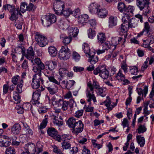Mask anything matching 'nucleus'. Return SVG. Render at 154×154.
<instances>
[{
    "instance_id": "39448f33",
    "label": "nucleus",
    "mask_w": 154,
    "mask_h": 154,
    "mask_svg": "<svg viewBox=\"0 0 154 154\" xmlns=\"http://www.w3.org/2000/svg\"><path fill=\"white\" fill-rule=\"evenodd\" d=\"M18 49L20 50L23 55L27 59L31 60L32 62H33V59L34 57L35 54L33 49L32 47H29V48L26 52H25L24 48L20 47H18Z\"/></svg>"
},
{
    "instance_id": "72a5a7b5",
    "label": "nucleus",
    "mask_w": 154,
    "mask_h": 154,
    "mask_svg": "<svg viewBox=\"0 0 154 154\" xmlns=\"http://www.w3.org/2000/svg\"><path fill=\"white\" fill-rule=\"evenodd\" d=\"M138 20L134 18H132L128 22V27L130 28H135L137 25Z\"/></svg>"
},
{
    "instance_id": "79ce46f5",
    "label": "nucleus",
    "mask_w": 154,
    "mask_h": 154,
    "mask_svg": "<svg viewBox=\"0 0 154 154\" xmlns=\"http://www.w3.org/2000/svg\"><path fill=\"white\" fill-rule=\"evenodd\" d=\"M13 98L15 103L17 104L20 103L21 100L20 96L17 92H14Z\"/></svg>"
},
{
    "instance_id": "4468645a",
    "label": "nucleus",
    "mask_w": 154,
    "mask_h": 154,
    "mask_svg": "<svg viewBox=\"0 0 154 154\" xmlns=\"http://www.w3.org/2000/svg\"><path fill=\"white\" fill-rule=\"evenodd\" d=\"M149 0H137V5L140 10H142L144 8L149 7Z\"/></svg>"
},
{
    "instance_id": "052dcab7",
    "label": "nucleus",
    "mask_w": 154,
    "mask_h": 154,
    "mask_svg": "<svg viewBox=\"0 0 154 154\" xmlns=\"http://www.w3.org/2000/svg\"><path fill=\"white\" fill-rule=\"evenodd\" d=\"M130 72L131 74L137 75V73L138 72V70L137 67L134 66L130 69Z\"/></svg>"
},
{
    "instance_id": "0eeeda50",
    "label": "nucleus",
    "mask_w": 154,
    "mask_h": 154,
    "mask_svg": "<svg viewBox=\"0 0 154 154\" xmlns=\"http://www.w3.org/2000/svg\"><path fill=\"white\" fill-rule=\"evenodd\" d=\"M35 38L37 44L41 47H44L48 44V40L45 37L38 32L36 33Z\"/></svg>"
},
{
    "instance_id": "cd10ccee",
    "label": "nucleus",
    "mask_w": 154,
    "mask_h": 154,
    "mask_svg": "<svg viewBox=\"0 0 154 154\" xmlns=\"http://www.w3.org/2000/svg\"><path fill=\"white\" fill-rule=\"evenodd\" d=\"M21 130V127L18 124H16L14 125L11 128V131L12 133L15 134H18Z\"/></svg>"
},
{
    "instance_id": "603ef678",
    "label": "nucleus",
    "mask_w": 154,
    "mask_h": 154,
    "mask_svg": "<svg viewBox=\"0 0 154 154\" xmlns=\"http://www.w3.org/2000/svg\"><path fill=\"white\" fill-rule=\"evenodd\" d=\"M116 77L118 80L120 79L121 80L122 79H124L125 78V75L123 74L122 71L121 69H120L119 70L116 76Z\"/></svg>"
},
{
    "instance_id": "de8ad7c7",
    "label": "nucleus",
    "mask_w": 154,
    "mask_h": 154,
    "mask_svg": "<svg viewBox=\"0 0 154 154\" xmlns=\"http://www.w3.org/2000/svg\"><path fill=\"white\" fill-rule=\"evenodd\" d=\"M23 81L22 79H20L18 83L17 86L16 90L17 92L19 93H20L22 91V88L23 85Z\"/></svg>"
},
{
    "instance_id": "2f4dec72",
    "label": "nucleus",
    "mask_w": 154,
    "mask_h": 154,
    "mask_svg": "<svg viewBox=\"0 0 154 154\" xmlns=\"http://www.w3.org/2000/svg\"><path fill=\"white\" fill-rule=\"evenodd\" d=\"M83 50L85 54H88V55H91L92 54H94V52L91 51L90 50L88 44L84 43L83 45Z\"/></svg>"
},
{
    "instance_id": "f704fd0d",
    "label": "nucleus",
    "mask_w": 154,
    "mask_h": 154,
    "mask_svg": "<svg viewBox=\"0 0 154 154\" xmlns=\"http://www.w3.org/2000/svg\"><path fill=\"white\" fill-rule=\"evenodd\" d=\"M47 133L48 135L53 137L57 134V132L54 128H48L47 131Z\"/></svg>"
},
{
    "instance_id": "ea45409f",
    "label": "nucleus",
    "mask_w": 154,
    "mask_h": 154,
    "mask_svg": "<svg viewBox=\"0 0 154 154\" xmlns=\"http://www.w3.org/2000/svg\"><path fill=\"white\" fill-rule=\"evenodd\" d=\"M45 75L48 78V80L50 81V82H53L55 83V85H59L60 84V82H58L56 80L54 76L50 75H48L45 74Z\"/></svg>"
},
{
    "instance_id": "9b49d317",
    "label": "nucleus",
    "mask_w": 154,
    "mask_h": 154,
    "mask_svg": "<svg viewBox=\"0 0 154 154\" xmlns=\"http://www.w3.org/2000/svg\"><path fill=\"white\" fill-rule=\"evenodd\" d=\"M41 94V91L38 90L33 92L32 96V103L33 105L38 106L40 104L39 97Z\"/></svg>"
},
{
    "instance_id": "bf43d9fd",
    "label": "nucleus",
    "mask_w": 154,
    "mask_h": 154,
    "mask_svg": "<svg viewBox=\"0 0 154 154\" xmlns=\"http://www.w3.org/2000/svg\"><path fill=\"white\" fill-rule=\"evenodd\" d=\"M5 153L6 154H15V150L14 148L9 147L7 148Z\"/></svg>"
},
{
    "instance_id": "58836bf2",
    "label": "nucleus",
    "mask_w": 154,
    "mask_h": 154,
    "mask_svg": "<svg viewBox=\"0 0 154 154\" xmlns=\"http://www.w3.org/2000/svg\"><path fill=\"white\" fill-rule=\"evenodd\" d=\"M143 41L144 43L143 45V46L145 48H146L148 47V44H144V43L145 42V41L143 40ZM146 41L149 42V45L153 43H154V35H151L149 36Z\"/></svg>"
},
{
    "instance_id": "3c124183",
    "label": "nucleus",
    "mask_w": 154,
    "mask_h": 154,
    "mask_svg": "<svg viewBox=\"0 0 154 154\" xmlns=\"http://www.w3.org/2000/svg\"><path fill=\"white\" fill-rule=\"evenodd\" d=\"M88 37L91 39L93 38L96 35L95 31L91 28H90L88 30Z\"/></svg>"
},
{
    "instance_id": "37998d69",
    "label": "nucleus",
    "mask_w": 154,
    "mask_h": 154,
    "mask_svg": "<svg viewBox=\"0 0 154 154\" xmlns=\"http://www.w3.org/2000/svg\"><path fill=\"white\" fill-rule=\"evenodd\" d=\"M97 95L102 97H105L107 94L106 89L103 88H99V89H97Z\"/></svg>"
},
{
    "instance_id": "a211bd4d",
    "label": "nucleus",
    "mask_w": 154,
    "mask_h": 154,
    "mask_svg": "<svg viewBox=\"0 0 154 154\" xmlns=\"http://www.w3.org/2000/svg\"><path fill=\"white\" fill-rule=\"evenodd\" d=\"M120 30V31L119 32L120 35L121 36H124V42H125L126 41L125 38L127 36V29L125 25L122 24L121 25Z\"/></svg>"
},
{
    "instance_id": "8fccbe9b",
    "label": "nucleus",
    "mask_w": 154,
    "mask_h": 154,
    "mask_svg": "<svg viewBox=\"0 0 154 154\" xmlns=\"http://www.w3.org/2000/svg\"><path fill=\"white\" fill-rule=\"evenodd\" d=\"M27 3L26 2H23L21 3L20 7V12L21 11L22 13H24L26 11Z\"/></svg>"
},
{
    "instance_id": "864d4df0",
    "label": "nucleus",
    "mask_w": 154,
    "mask_h": 154,
    "mask_svg": "<svg viewBox=\"0 0 154 154\" xmlns=\"http://www.w3.org/2000/svg\"><path fill=\"white\" fill-rule=\"evenodd\" d=\"M15 20V25L16 28L18 29H21L23 24L22 20H19L17 19Z\"/></svg>"
},
{
    "instance_id": "a18cd8bd",
    "label": "nucleus",
    "mask_w": 154,
    "mask_h": 154,
    "mask_svg": "<svg viewBox=\"0 0 154 154\" xmlns=\"http://www.w3.org/2000/svg\"><path fill=\"white\" fill-rule=\"evenodd\" d=\"M59 73L61 77H64L67 75L68 71L64 68H60L59 69Z\"/></svg>"
},
{
    "instance_id": "4d7b16f0",
    "label": "nucleus",
    "mask_w": 154,
    "mask_h": 154,
    "mask_svg": "<svg viewBox=\"0 0 154 154\" xmlns=\"http://www.w3.org/2000/svg\"><path fill=\"white\" fill-rule=\"evenodd\" d=\"M62 146L63 149H66L71 147V144L66 141H63L62 143Z\"/></svg>"
},
{
    "instance_id": "b1692460",
    "label": "nucleus",
    "mask_w": 154,
    "mask_h": 154,
    "mask_svg": "<svg viewBox=\"0 0 154 154\" xmlns=\"http://www.w3.org/2000/svg\"><path fill=\"white\" fill-rule=\"evenodd\" d=\"M96 14L99 17L104 18L107 16L108 11L105 9H99Z\"/></svg>"
},
{
    "instance_id": "423d86ee",
    "label": "nucleus",
    "mask_w": 154,
    "mask_h": 154,
    "mask_svg": "<svg viewBox=\"0 0 154 154\" xmlns=\"http://www.w3.org/2000/svg\"><path fill=\"white\" fill-rule=\"evenodd\" d=\"M41 76L42 75H39L36 73L33 75L31 84L33 89H36L39 87L40 85V81L42 84L44 85L45 83L44 80Z\"/></svg>"
},
{
    "instance_id": "9d476101",
    "label": "nucleus",
    "mask_w": 154,
    "mask_h": 154,
    "mask_svg": "<svg viewBox=\"0 0 154 154\" xmlns=\"http://www.w3.org/2000/svg\"><path fill=\"white\" fill-rule=\"evenodd\" d=\"M84 126V124L81 120L78 121V123L76 124L75 127L72 130V133L75 135H78L83 131Z\"/></svg>"
},
{
    "instance_id": "1a4fd4ad",
    "label": "nucleus",
    "mask_w": 154,
    "mask_h": 154,
    "mask_svg": "<svg viewBox=\"0 0 154 154\" xmlns=\"http://www.w3.org/2000/svg\"><path fill=\"white\" fill-rule=\"evenodd\" d=\"M65 8L64 3L61 0L54 3L53 9L56 14L59 15L61 14L62 11Z\"/></svg>"
},
{
    "instance_id": "338daca9",
    "label": "nucleus",
    "mask_w": 154,
    "mask_h": 154,
    "mask_svg": "<svg viewBox=\"0 0 154 154\" xmlns=\"http://www.w3.org/2000/svg\"><path fill=\"white\" fill-rule=\"evenodd\" d=\"M19 78L20 77L18 75L14 76L11 80V82L13 83V84L15 85H16L18 83V81Z\"/></svg>"
},
{
    "instance_id": "f257e3e1",
    "label": "nucleus",
    "mask_w": 154,
    "mask_h": 154,
    "mask_svg": "<svg viewBox=\"0 0 154 154\" xmlns=\"http://www.w3.org/2000/svg\"><path fill=\"white\" fill-rule=\"evenodd\" d=\"M87 85L88 88L86 91V97L87 98V101L91 104V101L92 100L94 103L97 102L96 97L94 94V88L98 89L100 88L99 83L96 81H93V83L91 81H89L87 83Z\"/></svg>"
},
{
    "instance_id": "c03bdc74",
    "label": "nucleus",
    "mask_w": 154,
    "mask_h": 154,
    "mask_svg": "<svg viewBox=\"0 0 154 154\" xmlns=\"http://www.w3.org/2000/svg\"><path fill=\"white\" fill-rule=\"evenodd\" d=\"M137 90V93L139 95H141V94L143 95L144 94V97H146L148 92V88L147 87H145L143 90L141 88H138Z\"/></svg>"
},
{
    "instance_id": "4be33fe9",
    "label": "nucleus",
    "mask_w": 154,
    "mask_h": 154,
    "mask_svg": "<svg viewBox=\"0 0 154 154\" xmlns=\"http://www.w3.org/2000/svg\"><path fill=\"white\" fill-rule=\"evenodd\" d=\"M88 18V15L86 14L82 15L79 17L78 22L80 25H84L87 22Z\"/></svg>"
},
{
    "instance_id": "393cba45",
    "label": "nucleus",
    "mask_w": 154,
    "mask_h": 154,
    "mask_svg": "<svg viewBox=\"0 0 154 154\" xmlns=\"http://www.w3.org/2000/svg\"><path fill=\"white\" fill-rule=\"evenodd\" d=\"M58 61L57 60H54L48 61L47 64V66L48 67V69L50 70L54 69L57 65Z\"/></svg>"
},
{
    "instance_id": "7c9ffc66",
    "label": "nucleus",
    "mask_w": 154,
    "mask_h": 154,
    "mask_svg": "<svg viewBox=\"0 0 154 154\" xmlns=\"http://www.w3.org/2000/svg\"><path fill=\"white\" fill-rule=\"evenodd\" d=\"M136 140L138 144L141 147H143L145 144V140L143 137L141 135H137Z\"/></svg>"
},
{
    "instance_id": "20e7f679",
    "label": "nucleus",
    "mask_w": 154,
    "mask_h": 154,
    "mask_svg": "<svg viewBox=\"0 0 154 154\" xmlns=\"http://www.w3.org/2000/svg\"><path fill=\"white\" fill-rule=\"evenodd\" d=\"M70 50L66 45L63 46L58 54V57L61 60H65L68 59L71 56Z\"/></svg>"
},
{
    "instance_id": "ddd939ff",
    "label": "nucleus",
    "mask_w": 154,
    "mask_h": 154,
    "mask_svg": "<svg viewBox=\"0 0 154 154\" xmlns=\"http://www.w3.org/2000/svg\"><path fill=\"white\" fill-rule=\"evenodd\" d=\"M11 139L7 136L0 135V146L7 147L11 143Z\"/></svg>"
},
{
    "instance_id": "dca6fc26",
    "label": "nucleus",
    "mask_w": 154,
    "mask_h": 154,
    "mask_svg": "<svg viewBox=\"0 0 154 154\" xmlns=\"http://www.w3.org/2000/svg\"><path fill=\"white\" fill-rule=\"evenodd\" d=\"M100 6L95 2L91 3L89 7L90 12L92 14H96L99 9Z\"/></svg>"
},
{
    "instance_id": "69168bd1",
    "label": "nucleus",
    "mask_w": 154,
    "mask_h": 154,
    "mask_svg": "<svg viewBox=\"0 0 154 154\" xmlns=\"http://www.w3.org/2000/svg\"><path fill=\"white\" fill-rule=\"evenodd\" d=\"M73 59L75 61H79L80 58V55L77 52H73L72 54Z\"/></svg>"
},
{
    "instance_id": "f3484780",
    "label": "nucleus",
    "mask_w": 154,
    "mask_h": 154,
    "mask_svg": "<svg viewBox=\"0 0 154 154\" xmlns=\"http://www.w3.org/2000/svg\"><path fill=\"white\" fill-rule=\"evenodd\" d=\"M11 15L9 19L11 21H13L17 19L18 17L19 14L21 15L20 12V8H17L13 12L10 13Z\"/></svg>"
},
{
    "instance_id": "5fc2aeb1",
    "label": "nucleus",
    "mask_w": 154,
    "mask_h": 154,
    "mask_svg": "<svg viewBox=\"0 0 154 154\" xmlns=\"http://www.w3.org/2000/svg\"><path fill=\"white\" fill-rule=\"evenodd\" d=\"M75 82L73 80H69L66 84V87L68 90L73 86Z\"/></svg>"
},
{
    "instance_id": "0e129e2a",
    "label": "nucleus",
    "mask_w": 154,
    "mask_h": 154,
    "mask_svg": "<svg viewBox=\"0 0 154 154\" xmlns=\"http://www.w3.org/2000/svg\"><path fill=\"white\" fill-rule=\"evenodd\" d=\"M12 144L13 145L18 146L19 145L20 142L17 140V138L14 136L11 138Z\"/></svg>"
},
{
    "instance_id": "f03ea898",
    "label": "nucleus",
    "mask_w": 154,
    "mask_h": 154,
    "mask_svg": "<svg viewBox=\"0 0 154 154\" xmlns=\"http://www.w3.org/2000/svg\"><path fill=\"white\" fill-rule=\"evenodd\" d=\"M57 20L55 15L49 13L43 16L41 18V21L43 25L45 27H48L52 24L55 23Z\"/></svg>"
},
{
    "instance_id": "a19ab883",
    "label": "nucleus",
    "mask_w": 154,
    "mask_h": 154,
    "mask_svg": "<svg viewBox=\"0 0 154 154\" xmlns=\"http://www.w3.org/2000/svg\"><path fill=\"white\" fill-rule=\"evenodd\" d=\"M97 39L99 43H103L106 40V37L103 33H99L97 35Z\"/></svg>"
},
{
    "instance_id": "473e14b6",
    "label": "nucleus",
    "mask_w": 154,
    "mask_h": 154,
    "mask_svg": "<svg viewBox=\"0 0 154 154\" xmlns=\"http://www.w3.org/2000/svg\"><path fill=\"white\" fill-rule=\"evenodd\" d=\"M126 6L125 4L122 2H119L118 4L117 8L120 12L125 13Z\"/></svg>"
},
{
    "instance_id": "c85d7f7f",
    "label": "nucleus",
    "mask_w": 154,
    "mask_h": 154,
    "mask_svg": "<svg viewBox=\"0 0 154 154\" xmlns=\"http://www.w3.org/2000/svg\"><path fill=\"white\" fill-rule=\"evenodd\" d=\"M51 100L53 102H55V105H56L57 106L61 108V109L65 101L63 100V99H60L58 100H55V98L54 97L52 98Z\"/></svg>"
},
{
    "instance_id": "774afa93",
    "label": "nucleus",
    "mask_w": 154,
    "mask_h": 154,
    "mask_svg": "<svg viewBox=\"0 0 154 154\" xmlns=\"http://www.w3.org/2000/svg\"><path fill=\"white\" fill-rule=\"evenodd\" d=\"M80 14V10L79 8L75 9L73 11H72L71 14L75 17L77 16H78Z\"/></svg>"
},
{
    "instance_id": "e433bc0d",
    "label": "nucleus",
    "mask_w": 154,
    "mask_h": 154,
    "mask_svg": "<svg viewBox=\"0 0 154 154\" xmlns=\"http://www.w3.org/2000/svg\"><path fill=\"white\" fill-rule=\"evenodd\" d=\"M48 116L45 115V119H44L42 123H41L40 125L39 126V128L40 129H42L44 128H45L47 125L48 123Z\"/></svg>"
},
{
    "instance_id": "13d9d810",
    "label": "nucleus",
    "mask_w": 154,
    "mask_h": 154,
    "mask_svg": "<svg viewBox=\"0 0 154 154\" xmlns=\"http://www.w3.org/2000/svg\"><path fill=\"white\" fill-rule=\"evenodd\" d=\"M134 9V6L130 5L128 7H126L125 12L130 13L133 14Z\"/></svg>"
},
{
    "instance_id": "412c9836",
    "label": "nucleus",
    "mask_w": 154,
    "mask_h": 154,
    "mask_svg": "<svg viewBox=\"0 0 154 154\" xmlns=\"http://www.w3.org/2000/svg\"><path fill=\"white\" fill-rule=\"evenodd\" d=\"M117 18L116 16H111L109 19L108 26L110 28H112L117 25Z\"/></svg>"
},
{
    "instance_id": "5701e85b",
    "label": "nucleus",
    "mask_w": 154,
    "mask_h": 154,
    "mask_svg": "<svg viewBox=\"0 0 154 154\" xmlns=\"http://www.w3.org/2000/svg\"><path fill=\"white\" fill-rule=\"evenodd\" d=\"M60 38L62 40L63 43L65 45L69 44L72 40V38L71 36H66L64 34H61L60 35Z\"/></svg>"
},
{
    "instance_id": "680f3d73",
    "label": "nucleus",
    "mask_w": 154,
    "mask_h": 154,
    "mask_svg": "<svg viewBox=\"0 0 154 154\" xmlns=\"http://www.w3.org/2000/svg\"><path fill=\"white\" fill-rule=\"evenodd\" d=\"M53 152L57 154H64L62 153L60 149L56 146L54 145L53 146Z\"/></svg>"
},
{
    "instance_id": "bb28decb",
    "label": "nucleus",
    "mask_w": 154,
    "mask_h": 154,
    "mask_svg": "<svg viewBox=\"0 0 154 154\" xmlns=\"http://www.w3.org/2000/svg\"><path fill=\"white\" fill-rule=\"evenodd\" d=\"M78 123V121L74 118L72 117L69 118L66 122L68 126L70 128H72V129L75 127L76 124Z\"/></svg>"
},
{
    "instance_id": "f8f14e48",
    "label": "nucleus",
    "mask_w": 154,
    "mask_h": 154,
    "mask_svg": "<svg viewBox=\"0 0 154 154\" xmlns=\"http://www.w3.org/2000/svg\"><path fill=\"white\" fill-rule=\"evenodd\" d=\"M37 66H34L32 69V71L39 75H42V70L45 68L44 64L41 61L36 64Z\"/></svg>"
},
{
    "instance_id": "6e6d98bb",
    "label": "nucleus",
    "mask_w": 154,
    "mask_h": 154,
    "mask_svg": "<svg viewBox=\"0 0 154 154\" xmlns=\"http://www.w3.org/2000/svg\"><path fill=\"white\" fill-rule=\"evenodd\" d=\"M146 130V128L144 125H140L138 128V133L139 134L143 133L145 132Z\"/></svg>"
},
{
    "instance_id": "4c0bfd02",
    "label": "nucleus",
    "mask_w": 154,
    "mask_h": 154,
    "mask_svg": "<svg viewBox=\"0 0 154 154\" xmlns=\"http://www.w3.org/2000/svg\"><path fill=\"white\" fill-rule=\"evenodd\" d=\"M7 8L8 10L9 11L10 13L13 12L16 9L15 8L14 5H11L9 4H8L3 6V10H6Z\"/></svg>"
},
{
    "instance_id": "a878e982",
    "label": "nucleus",
    "mask_w": 154,
    "mask_h": 154,
    "mask_svg": "<svg viewBox=\"0 0 154 154\" xmlns=\"http://www.w3.org/2000/svg\"><path fill=\"white\" fill-rule=\"evenodd\" d=\"M108 42H106L103 45V49L102 50L98 49L97 50V52L98 54H102L105 52L106 50L108 49H110V46Z\"/></svg>"
},
{
    "instance_id": "c756f323",
    "label": "nucleus",
    "mask_w": 154,
    "mask_h": 154,
    "mask_svg": "<svg viewBox=\"0 0 154 154\" xmlns=\"http://www.w3.org/2000/svg\"><path fill=\"white\" fill-rule=\"evenodd\" d=\"M94 54H92L91 55H89V58L88 59L89 62L91 64H95L98 60V58L97 56L94 55Z\"/></svg>"
},
{
    "instance_id": "09e8293b",
    "label": "nucleus",
    "mask_w": 154,
    "mask_h": 154,
    "mask_svg": "<svg viewBox=\"0 0 154 154\" xmlns=\"http://www.w3.org/2000/svg\"><path fill=\"white\" fill-rule=\"evenodd\" d=\"M62 12L61 14H62L65 17H68L71 14L72 10L69 8H66L65 10L64 9L62 11Z\"/></svg>"
},
{
    "instance_id": "e2e57ef3",
    "label": "nucleus",
    "mask_w": 154,
    "mask_h": 154,
    "mask_svg": "<svg viewBox=\"0 0 154 154\" xmlns=\"http://www.w3.org/2000/svg\"><path fill=\"white\" fill-rule=\"evenodd\" d=\"M130 18V17L128 14L126 13L123 16L122 18V21L123 23V24H125V23H126L128 20L129 21Z\"/></svg>"
},
{
    "instance_id": "c9c22d12",
    "label": "nucleus",
    "mask_w": 154,
    "mask_h": 154,
    "mask_svg": "<svg viewBox=\"0 0 154 154\" xmlns=\"http://www.w3.org/2000/svg\"><path fill=\"white\" fill-rule=\"evenodd\" d=\"M48 51L50 54L52 56L55 57L57 55V51L56 48L54 46L50 47L48 48Z\"/></svg>"
},
{
    "instance_id": "7ed1b4c3",
    "label": "nucleus",
    "mask_w": 154,
    "mask_h": 154,
    "mask_svg": "<svg viewBox=\"0 0 154 154\" xmlns=\"http://www.w3.org/2000/svg\"><path fill=\"white\" fill-rule=\"evenodd\" d=\"M94 74L97 75L99 74V75L103 79H106L109 76V73L106 67L104 66H100L94 70Z\"/></svg>"
},
{
    "instance_id": "6ab92c4d",
    "label": "nucleus",
    "mask_w": 154,
    "mask_h": 154,
    "mask_svg": "<svg viewBox=\"0 0 154 154\" xmlns=\"http://www.w3.org/2000/svg\"><path fill=\"white\" fill-rule=\"evenodd\" d=\"M79 29L77 27H70L68 31L69 35L72 38L76 37L79 33Z\"/></svg>"
},
{
    "instance_id": "2eb2a0df",
    "label": "nucleus",
    "mask_w": 154,
    "mask_h": 154,
    "mask_svg": "<svg viewBox=\"0 0 154 154\" xmlns=\"http://www.w3.org/2000/svg\"><path fill=\"white\" fill-rule=\"evenodd\" d=\"M122 39V37H112L111 40V42L109 43L110 44V49H112V50H115L116 46Z\"/></svg>"
},
{
    "instance_id": "aec40b11",
    "label": "nucleus",
    "mask_w": 154,
    "mask_h": 154,
    "mask_svg": "<svg viewBox=\"0 0 154 154\" xmlns=\"http://www.w3.org/2000/svg\"><path fill=\"white\" fill-rule=\"evenodd\" d=\"M111 103L110 99L109 96H107L106 97V100L100 103V104L103 105L104 104L106 106L108 110L109 111L112 110L113 108L116 105L113 106V105L111 104Z\"/></svg>"
},
{
    "instance_id": "49530a36",
    "label": "nucleus",
    "mask_w": 154,
    "mask_h": 154,
    "mask_svg": "<svg viewBox=\"0 0 154 154\" xmlns=\"http://www.w3.org/2000/svg\"><path fill=\"white\" fill-rule=\"evenodd\" d=\"M58 119L57 116H54L53 120V123L54 125L59 127L63 125V122L61 121H59L58 120Z\"/></svg>"
},
{
    "instance_id": "6e6552de",
    "label": "nucleus",
    "mask_w": 154,
    "mask_h": 154,
    "mask_svg": "<svg viewBox=\"0 0 154 154\" xmlns=\"http://www.w3.org/2000/svg\"><path fill=\"white\" fill-rule=\"evenodd\" d=\"M57 85L51 83L48 81L44 84V86L46 88L49 93L52 95L54 94L57 92L58 87Z\"/></svg>"
}]
</instances>
